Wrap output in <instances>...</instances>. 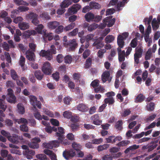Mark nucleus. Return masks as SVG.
Returning <instances> with one entry per match:
<instances>
[{"mask_svg":"<svg viewBox=\"0 0 160 160\" xmlns=\"http://www.w3.org/2000/svg\"><path fill=\"white\" fill-rule=\"evenodd\" d=\"M63 45L68 48L69 51H73L77 47L78 43L76 40L74 39L68 41H65L63 42Z\"/></svg>","mask_w":160,"mask_h":160,"instance_id":"1","label":"nucleus"},{"mask_svg":"<svg viewBox=\"0 0 160 160\" xmlns=\"http://www.w3.org/2000/svg\"><path fill=\"white\" fill-rule=\"evenodd\" d=\"M58 128V132L55 133V136L57 138L58 141H57L58 142V146L59 143H61L65 138L64 135L65 132L64 129L61 127H59Z\"/></svg>","mask_w":160,"mask_h":160,"instance_id":"2","label":"nucleus"},{"mask_svg":"<svg viewBox=\"0 0 160 160\" xmlns=\"http://www.w3.org/2000/svg\"><path fill=\"white\" fill-rule=\"evenodd\" d=\"M42 71L45 74H51L52 72V68L50 63L48 62H45L42 67Z\"/></svg>","mask_w":160,"mask_h":160,"instance_id":"3","label":"nucleus"},{"mask_svg":"<svg viewBox=\"0 0 160 160\" xmlns=\"http://www.w3.org/2000/svg\"><path fill=\"white\" fill-rule=\"evenodd\" d=\"M8 93L6 95V100L8 102L15 103L16 102V98L15 95L12 93V90L11 88L8 89Z\"/></svg>","mask_w":160,"mask_h":160,"instance_id":"4","label":"nucleus"},{"mask_svg":"<svg viewBox=\"0 0 160 160\" xmlns=\"http://www.w3.org/2000/svg\"><path fill=\"white\" fill-rule=\"evenodd\" d=\"M76 155L74 150L70 149L68 150H65L63 152V156L67 160L74 157Z\"/></svg>","mask_w":160,"mask_h":160,"instance_id":"5","label":"nucleus"},{"mask_svg":"<svg viewBox=\"0 0 160 160\" xmlns=\"http://www.w3.org/2000/svg\"><path fill=\"white\" fill-rule=\"evenodd\" d=\"M40 138L35 137L32 140L31 142L28 143V146L31 148H39V146L38 143L40 142Z\"/></svg>","mask_w":160,"mask_h":160,"instance_id":"6","label":"nucleus"},{"mask_svg":"<svg viewBox=\"0 0 160 160\" xmlns=\"http://www.w3.org/2000/svg\"><path fill=\"white\" fill-rule=\"evenodd\" d=\"M121 155L120 152H118L117 154L111 153L104 155L102 158L103 160H112L113 158L119 157Z\"/></svg>","mask_w":160,"mask_h":160,"instance_id":"7","label":"nucleus"},{"mask_svg":"<svg viewBox=\"0 0 160 160\" xmlns=\"http://www.w3.org/2000/svg\"><path fill=\"white\" fill-rule=\"evenodd\" d=\"M94 40L95 41L93 44V46L95 47L97 49L101 48L103 46L104 44L102 38H99Z\"/></svg>","mask_w":160,"mask_h":160,"instance_id":"8","label":"nucleus"},{"mask_svg":"<svg viewBox=\"0 0 160 160\" xmlns=\"http://www.w3.org/2000/svg\"><path fill=\"white\" fill-rule=\"evenodd\" d=\"M23 154L28 159H31L32 158L33 156L35 154V152L34 151L29 149L24 151Z\"/></svg>","mask_w":160,"mask_h":160,"instance_id":"9","label":"nucleus"},{"mask_svg":"<svg viewBox=\"0 0 160 160\" xmlns=\"http://www.w3.org/2000/svg\"><path fill=\"white\" fill-rule=\"evenodd\" d=\"M39 55L42 57H45L49 60H51L52 58V56L50 55V50H48L46 51L45 50H42L40 51Z\"/></svg>","mask_w":160,"mask_h":160,"instance_id":"10","label":"nucleus"},{"mask_svg":"<svg viewBox=\"0 0 160 160\" xmlns=\"http://www.w3.org/2000/svg\"><path fill=\"white\" fill-rule=\"evenodd\" d=\"M112 16L107 17L103 20L104 22H108L107 26L108 27H111L113 26L115 22V19L113 18L111 19Z\"/></svg>","mask_w":160,"mask_h":160,"instance_id":"11","label":"nucleus"},{"mask_svg":"<svg viewBox=\"0 0 160 160\" xmlns=\"http://www.w3.org/2000/svg\"><path fill=\"white\" fill-rule=\"evenodd\" d=\"M91 119L94 124L99 125L102 123V121L100 119V117L98 114H95L91 117Z\"/></svg>","mask_w":160,"mask_h":160,"instance_id":"12","label":"nucleus"},{"mask_svg":"<svg viewBox=\"0 0 160 160\" xmlns=\"http://www.w3.org/2000/svg\"><path fill=\"white\" fill-rule=\"evenodd\" d=\"M80 0H64L62 2V7H68L72 2L76 3L78 2Z\"/></svg>","mask_w":160,"mask_h":160,"instance_id":"13","label":"nucleus"},{"mask_svg":"<svg viewBox=\"0 0 160 160\" xmlns=\"http://www.w3.org/2000/svg\"><path fill=\"white\" fill-rule=\"evenodd\" d=\"M34 52L31 51L30 50H27L26 52L27 58L30 61H33L35 60V54Z\"/></svg>","mask_w":160,"mask_h":160,"instance_id":"14","label":"nucleus"},{"mask_svg":"<svg viewBox=\"0 0 160 160\" xmlns=\"http://www.w3.org/2000/svg\"><path fill=\"white\" fill-rule=\"evenodd\" d=\"M77 108L78 110L83 112L87 111L89 109L87 105L83 103L79 104L77 106Z\"/></svg>","mask_w":160,"mask_h":160,"instance_id":"15","label":"nucleus"},{"mask_svg":"<svg viewBox=\"0 0 160 160\" xmlns=\"http://www.w3.org/2000/svg\"><path fill=\"white\" fill-rule=\"evenodd\" d=\"M8 139L13 143L18 144L19 142V138L18 135H15L12 136H10L8 138Z\"/></svg>","mask_w":160,"mask_h":160,"instance_id":"16","label":"nucleus"},{"mask_svg":"<svg viewBox=\"0 0 160 160\" xmlns=\"http://www.w3.org/2000/svg\"><path fill=\"white\" fill-rule=\"evenodd\" d=\"M110 76V72L106 71L103 72L101 78L103 83H105L108 80Z\"/></svg>","mask_w":160,"mask_h":160,"instance_id":"17","label":"nucleus"},{"mask_svg":"<svg viewBox=\"0 0 160 160\" xmlns=\"http://www.w3.org/2000/svg\"><path fill=\"white\" fill-rule=\"evenodd\" d=\"M139 147V145L134 144L127 148L125 150L124 152L126 154H128L130 152H132L135 150L138 149Z\"/></svg>","mask_w":160,"mask_h":160,"instance_id":"18","label":"nucleus"},{"mask_svg":"<svg viewBox=\"0 0 160 160\" xmlns=\"http://www.w3.org/2000/svg\"><path fill=\"white\" fill-rule=\"evenodd\" d=\"M60 25V23L57 21L50 22L48 23V27L51 29H56Z\"/></svg>","mask_w":160,"mask_h":160,"instance_id":"19","label":"nucleus"},{"mask_svg":"<svg viewBox=\"0 0 160 160\" xmlns=\"http://www.w3.org/2000/svg\"><path fill=\"white\" fill-rule=\"evenodd\" d=\"M85 18L87 21L89 22L93 21L94 15L91 12H88L85 15Z\"/></svg>","mask_w":160,"mask_h":160,"instance_id":"20","label":"nucleus"},{"mask_svg":"<svg viewBox=\"0 0 160 160\" xmlns=\"http://www.w3.org/2000/svg\"><path fill=\"white\" fill-rule=\"evenodd\" d=\"M124 40L123 36L121 35H119L117 38V43L119 47L123 48L124 43Z\"/></svg>","mask_w":160,"mask_h":160,"instance_id":"21","label":"nucleus"},{"mask_svg":"<svg viewBox=\"0 0 160 160\" xmlns=\"http://www.w3.org/2000/svg\"><path fill=\"white\" fill-rule=\"evenodd\" d=\"M43 37L44 39L48 38L49 41H51L53 38V37L52 35V33L51 32H47L46 31H44L43 30Z\"/></svg>","mask_w":160,"mask_h":160,"instance_id":"22","label":"nucleus"},{"mask_svg":"<svg viewBox=\"0 0 160 160\" xmlns=\"http://www.w3.org/2000/svg\"><path fill=\"white\" fill-rule=\"evenodd\" d=\"M19 28L22 30H25L29 28L28 23L26 22H20L18 23Z\"/></svg>","mask_w":160,"mask_h":160,"instance_id":"23","label":"nucleus"},{"mask_svg":"<svg viewBox=\"0 0 160 160\" xmlns=\"http://www.w3.org/2000/svg\"><path fill=\"white\" fill-rule=\"evenodd\" d=\"M123 122L122 120H118L115 123V127L118 130H121L123 128Z\"/></svg>","mask_w":160,"mask_h":160,"instance_id":"24","label":"nucleus"},{"mask_svg":"<svg viewBox=\"0 0 160 160\" xmlns=\"http://www.w3.org/2000/svg\"><path fill=\"white\" fill-rule=\"evenodd\" d=\"M145 96L142 94H139L135 99V102L136 103L141 102L144 100Z\"/></svg>","mask_w":160,"mask_h":160,"instance_id":"25","label":"nucleus"},{"mask_svg":"<svg viewBox=\"0 0 160 160\" xmlns=\"http://www.w3.org/2000/svg\"><path fill=\"white\" fill-rule=\"evenodd\" d=\"M34 75L36 78L38 80H41L42 79L43 74L40 71H37L34 72Z\"/></svg>","mask_w":160,"mask_h":160,"instance_id":"26","label":"nucleus"},{"mask_svg":"<svg viewBox=\"0 0 160 160\" xmlns=\"http://www.w3.org/2000/svg\"><path fill=\"white\" fill-rule=\"evenodd\" d=\"M18 111L19 113L23 114L25 112V108L24 106L21 103H18L17 105Z\"/></svg>","mask_w":160,"mask_h":160,"instance_id":"27","label":"nucleus"},{"mask_svg":"<svg viewBox=\"0 0 160 160\" xmlns=\"http://www.w3.org/2000/svg\"><path fill=\"white\" fill-rule=\"evenodd\" d=\"M25 62V58L23 56H21L20 58V60L19 62V65L21 66L23 70H24V65Z\"/></svg>","mask_w":160,"mask_h":160,"instance_id":"28","label":"nucleus"},{"mask_svg":"<svg viewBox=\"0 0 160 160\" xmlns=\"http://www.w3.org/2000/svg\"><path fill=\"white\" fill-rule=\"evenodd\" d=\"M114 39L115 37L113 35H108L105 38V42L107 44L110 43L114 41Z\"/></svg>","mask_w":160,"mask_h":160,"instance_id":"29","label":"nucleus"},{"mask_svg":"<svg viewBox=\"0 0 160 160\" xmlns=\"http://www.w3.org/2000/svg\"><path fill=\"white\" fill-rule=\"evenodd\" d=\"M109 146L110 144H105L99 146L98 147V150L99 152H100L106 150L109 148Z\"/></svg>","mask_w":160,"mask_h":160,"instance_id":"30","label":"nucleus"},{"mask_svg":"<svg viewBox=\"0 0 160 160\" xmlns=\"http://www.w3.org/2000/svg\"><path fill=\"white\" fill-rule=\"evenodd\" d=\"M75 25V22H71L70 24L66 26L64 28V31H68L71 30L73 29Z\"/></svg>","mask_w":160,"mask_h":160,"instance_id":"31","label":"nucleus"},{"mask_svg":"<svg viewBox=\"0 0 160 160\" xmlns=\"http://www.w3.org/2000/svg\"><path fill=\"white\" fill-rule=\"evenodd\" d=\"M94 90L96 93L101 92L102 93L104 92L105 89L102 86L99 85L98 86L95 88Z\"/></svg>","mask_w":160,"mask_h":160,"instance_id":"32","label":"nucleus"},{"mask_svg":"<svg viewBox=\"0 0 160 160\" xmlns=\"http://www.w3.org/2000/svg\"><path fill=\"white\" fill-rule=\"evenodd\" d=\"M104 102L106 105L107 103H108L109 105H112L115 102L113 98L112 97L106 98L104 100Z\"/></svg>","mask_w":160,"mask_h":160,"instance_id":"33","label":"nucleus"},{"mask_svg":"<svg viewBox=\"0 0 160 160\" xmlns=\"http://www.w3.org/2000/svg\"><path fill=\"white\" fill-rule=\"evenodd\" d=\"M39 17L45 20H49L51 18L48 13L45 12H42L39 15Z\"/></svg>","mask_w":160,"mask_h":160,"instance_id":"34","label":"nucleus"},{"mask_svg":"<svg viewBox=\"0 0 160 160\" xmlns=\"http://www.w3.org/2000/svg\"><path fill=\"white\" fill-rule=\"evenodd\" d=\"M11 76L12 79L14 80L18 79L19 77L16 72L14 70L12 69L11 70Z\"/></svg>","mask_w":160,"mask_h":160,"instance_id":"35","label":"nucleus"},{"mask_svg":"<svg viewBox=\"0 0 160 160\" xmlns=\"http://www.w3.org/2000/svg\"><path fill=\"white\" fill-rule=\"evenodd\" d=\"M151 51V48H149L148 51H147L145 56V59L146 60H149L150 59L152 56Z\"/></svg>","mask_w":160,"mask_h":160,"instance_id":"36","label":"nucleus"},{"mask_svg":"<svg viewBox=\"0 0 160 160\" xmlns=\"http://www.w3.org/2000/svg\"><path fill=\"white\" fill-rule=\"evenodd\" d=\"M37 34L36 32L34 30H29L26 31L25 34V36L26 38H28L32 35H34Z\"/></svg>","mask_w":160,"mask_h":160,"instance_id":"37","label":"nucleus"},{"mask_svg":"<svg viewBox=\"0 0 160 160\" xmlns=\"http://www.w3.org/2000/svg\"><path fill=\"white\" fill-rule=\"evenodd\" d=\"M129 140H123L117 144V145L119 147L126 146L130 143Z\"/></svg>","mask_w":160,"mask_h":160,"instance_id":"38","label":"nucleus"},{"mask_svg":"<svg viewBox=\"0 0 160 160\" xmlns=\"http://www.w3.org/2000/svg\"><path fill=\"white\" fill-rule=\"evenodd\" d=\"M92 63V60L91 58H88L86 60L84 65V68L86 69L88 68L91 66Z\"/></svg>","mask_w":160,"mask_h":160,"instance_id":"39","label":"nucleus"},{"mask_svg":"<svg viewBox=\"0 0 160 160\" xmlns=\"http://www.w3.org/2000/svg\"><path fill=\"white\" fill-rule=\"evenodd\" d=\"M72 147L76 151H80L82 149V146L80 145L75 142L72 143Z\"/></svg>","mask_w":160,"mask_h":160,"instance_id":"40","label":"nucleus"},{"mask_svg":"<svg viewBox=\"0 0 160 160\" xmlns=\"http://www.w3.org/2000/svg\"><path fill=\"white\" fill-rule=\"evenodd\" d=\"M27 17L30 20H32L37 17H38V15L36 13L31 12L29 14L27 15Z\"/></svg>","mask_w":160,"mask_h":160,"instance_id":"41","label":"nucleus"},{"mask_svg":"<svg viewBox=\"0 0 160 160\" xmlns=\"http://www.w3.org/2000/svg\"><path fill=\"white\" fill-rule=\"evenodd\" d=\"M16 122L19 124L23 123L24 124H28V121L24 118H21L16 120Z\"/></svg>","mask_w":160,"mask_h":160,"instance_id":"42","label":"nucleus"},{"mask_svg":"<svg viewBox=\"0 0 160 160\" xmlns=\"http://www.w3.org/2000/svg\"><path fill=\"white\" fill-rule=\"evenodd\" d=\"M63 117L67 118L69 119L72 117V112L69 111H65L63 113Z\"/></svg>","mask_w":160,"mask_h":160,"instance_id":"43","label":"nucleus"},{"mask_svg":"<svg viewBox=\"0 0 160 160\" xmlns=\"http://www.w3.org/2000/svg\"><path fill=\"white\" fill-rule=\"evenodd\" d=\"M7 105L4 103V101L2 99H0V109L5 111L7 108Z\"/></svg>","mask_w":160,"mask_h":160,"instance_id":"44","label":"nucleus"},{"mask_svg":"<svg viewBox=\"0 0 160 160\" xmlns=\"http://www.w3.org/2000/svg\"><path fill=\"white\" fill-rule=\"evenodd\" d=\"M131 112L130 109H128L125 110L123 112L121 113V115L122 117H126L129 115Z\"/></svg>","mask_w":160,"mask_h":160,"instance_id":"45","label":"nucleus"},{"mask_svg":"<svg viewBox=\"0 0 160 160\" xmlns=\"http://www.w3.org/2000/svg\"><path fill=\"white\" fill-rule=\"evenodd\" d=\"M106 52V50L105 49H100L98 51L97 53L98 56L100 58H102L103 54Z\"/></svg>","mask_w":160,"mask_h":160,"instance_id":"46","label":"nucleus"},{"mask_svg":"<svg viewBox=\"0 0 160 160\" xmlns=\"http://www.w3.org/2000/svg\"><path fill=\"white\" fill-rule=\"evenodd\" d=\"M78 12L77 10L73 6L72 7L70 8L68 10V13L70 14H74Z\"/></svg>","mask_w":160,"mask_h":160,"instance_id":"47","label":"nucleus"},{"mask_svg":"<svg viewBox=\"0 0 160 160\" xmlns=\"http://www.w3.org/2000/svg\"><path fill=\"white\" fill-rule=\"evenodd\" d=\"M78 31V29L76 28L73 29L72 31L69 32L68 33V35L70 36H75L77 34Z\"/></svg>","mask_w":160,"mask_h":160,"instance_id":"48","label":"nucleus"},{"mask_svg":"<svg viewBox=\"0 0 160 160\" xmlns=\"http://www.w3.org/2000/svg\"><path fill=\"white\" fill-rule=\"evenodd\" d=\"M37 158L40 160H46L47 159V156L44 154H40L36 155Z\"/></svg>","mask_w":160,"mask_h":160,"instance_id":"49","label":"nucleus"},{"mask_svg":"<svg viewBox=\"0 0 160 160\" xmlns=\"http://www.w3.org/2000/svg\"><path fill=\"white\" fill-rule=\"evenodd\" d=\"M33 115L37 119L41 120L42 119V116L38 112V109H36V111L33 113Z\"/></svg>","mask_w":160,"mask_h":160,"instance_id":"50","label":"nucleus"},{"mask_svg":"<svg viewBox=\"0 0 160 160\" xmlns=\"http://www.w3.org/2000/svg\"><path fill=\"white\" fill-rule=\"evenodd\" d=\"M152 16L151 15L150 16L149 18H145L143 20V22L145 24H147L148 25H150V23L152 20Z\"/></svg>","mask_w":160,"mask_h":160,"instance_id":"51","label":"nucleus"},{"mask_svg":"<svg viewBox=\"0 0 160 160\" xmlns=\"http://www.w3.org/2000/svg\"><path fill=\"white\" fill-rule=\"evenodd\" d=\"M15 2L18 5H28V4L22 0H14Z\"/></svg>","mask_w":160,"mask_h":160,"instance_id":"52","label":"nucleus"},{"mask_svg":"<svg viewBox=\"0 0 160 160\" xmlns=\"http://www.w3.org/2000/svg\"><path fill=\"white\" fill-rule=\"evenodd\" d=\"M90 5L95 9H98L101 8V5L98 3L91 2H90Z\"/></svg>","mask_w":160,"mask_h":160,"instance_id":"53","label":"nucleus"},{"mask_svg":"<svg viewBox=\"0 0 160 160\" xmlns=\"http://www.w3.org/2000/svg\"><path fill=\"white\" fill-rule=\"evenodd\" d=\"M99 81L97 79H95L92 81L91 83V86L95 88V87H97L99 86Z\"/></svg>","mask_w":160,"mask_h":160,"instance_id":"54","label":"nucleus"},{"mask_svg":"<svg viewBox=\"0 0 160 160\" xmlns=\"http://www.w3.org/2000/svg\"><path fill=\"white\" fill-rule=\"evenodd\" d=\"M63 30H64L63 26L62 25H59L57 27V28L56 29L55 32L59 34L62 32Z\"/></svg>","mask_w":160,"mask_h":160,"instance_id":"55","label":"nucleus"},{"mask_svg":"<svg viewBox=\"0 0 160 160\" xmlns=\"http://www.w3.org/2000/svg\"><path fill=\"white\" fill-rule=\"evenodd\" d=\"M29 47L31 50V51L34 52L36 50L37 45L33 42H30L29 43Z\"/></svg>","mask_w":160,"mask_h":160,"instance_id":"56","label":"nucleus"},{"mask_svg":"<svg viewBox=\"0 0 160 160\" xmlns=\"http://www.w3.org/2000/svg\"><path fill=\"white\" fill-rule=\"evenodd\" d=\"M137 40L136 38H135L133 39L131 41L130 43L131 47L135 48L137 45Z\"/></svg>","mask_w":160,"mask_h":160,"instance_id":"57","label":"nucleus"},{"mask_svg":"<svg viewBox=\"0 0 160 160\" xmlns=\"http://www.w3.org/2000/svg\"><path fill=\"white\" fill-rule=\"evenodd\" d=\"M62 2L60 4V7L61 8V9H58L57 11V13L58 14L61 15L63 14L65 11L66 10L65 9V8L67 7H62Z\"/></svg>","mask_w":160,"mask_h":160,"instance_id":"58","label":"nucleus"},{"mask_svg":"<svg viewBox=\"0 0 160 160\" xmlns=\"http://www.w3.org/2000/svg\"><path fill=\"white\" fill-rule=\"evenodd\" d=\"M114 137H115V136H110L108 138H106V140L107 142L108 143H114V142H113V141H114Z\"/></svg>","mask_w":160,"mask_h":160,"instance_id":"59","label":"nucleus"},{"mask_svg":"<svg viewBox=\"0 0 160 160\" xmlns=\"http://www.w3.org/2000/svg\"><path fill=\"white\" fill-rule=\"evenodd\" d=\"M64 59L65 62L67 63H71L72 61V58L69 55H67Z\"/></svg>","mask_w":160,"mask_h":160,"instance_id":"60","label":"nucleus"},{"mask_svg":"<svg viewBox=\"0 0 160 160\" xmlns=\"http://www.w3.org/2000/svg\"><path fill=\"white\" fill-rule=\"evenodd\" d=\"M50 122L51 124L54 126H59V122L57 119L52 118L50 120Z\"/></svg>","mask_w":160,"mask_h":160,"instance_id":"61","label":"nucleus"},{"mask_svg":"<svg viewBox=\"0 0 160 160\" xmlns=\"http://www.w3.org/2000/svg\"><path fill=\"white\" fill-rule=\"evenodd\" d=\"M26 124H24L20 125V128L21 131L25 132H27L28 131V127Z\"/></svg>","mask_w":160,"mask_h":160,"instance_id":"62","label":"nucleus"},{"mask_svg":"<svg viewBox=\"0 0 160 160\" xmlns=\"http://www.w3.org/2000/svg\"><path fill=\"white\" fill-rule=\"evenodd\" d=\"M94 36V34H90L87 35L85 37L86 41H89L92 40H93V37Z\"/></svg>","mask_w":160,"mask_h":160,"instance_id":"63","label":"nucleus"},{"mask_svg":"<svg viewBox=\"0 0 160 160\" xmlns=\"http://www.w3.org/2000/svg\"><path fill=\"white\" fill-rule=\"evenodd\" d=\"M37 26L38 27L35 28V30L38 32L40 33L44 28V26L42 24H39Z\"/></svg>","mask_w":160,"mask_h":160,"instance_id":"64","label":"nucleus"}]
</instances>
